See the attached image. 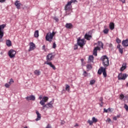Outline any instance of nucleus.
<instances>
[{"label": "nucleus", "mask_w": 128, "mask_h": 128, "mask_svg": "<svg viewBox=\"0 0 128 128\" xmlns=\"http://www.w3.org/2000/svg\"><path fill=\"white\" fill-rule=\"evenodd\" d=\"M48 100V97L44 96L42 100L40 102V104H41V106H43V110H44L46 108H54V106H52L54 104V101H50V102L46 104V102H47Z\"/></svg>", "instance_id": "1"}, {"label": "nucleus", "mask_w": 128, "mask_h": 128, "mask_svg": "<svg viewBox=\"0 0 128 128\" xmlns=\"http://www.w3.org/2000/svg\"><path fill=\"white\" fill-rule=\"evenodd\" d=\"M72 2L74 4V2H78V1L76 0H70V1L68 2L67 4L64 6V10L67 14H68V12L72 11Z\"/></svg>", "instance_id": "2"}, {"label": "nucleus", "mask_w": 128, "mask_h": 128, "mask_svg": "<svg viewBox=\"0 0 128 128\" xmlns=\"http://www.w3.org/2000/svg\"><path fill=\"white\" fill-rule=\"evenodd\" d=\"M100 60L104 68H108L110 66V61L108 60V57L106 56H104L100 58Z\"/></svg>", "instance_id": "3"}, {"label": "nucleus", "mask_w": 128, "mask_h": 128, "mask_svg": "<svg viewBox=\"0 0 128 128\" xmlns=\"http://www.w3.org/2000/svg\"><path fill=\"white\" fill-rule=\"evenodd\" d=\"M56 32H49L46 34V40L47 42H52V40H54V36L56 35Z\"/></svg>", "instance_id": "4"}, {"label": "nucleus", "mask_w": 128, "mask_h": 128, "mask_svg": "<svg viewBox=\"0 0 128 128\" xmlns=\"http://www.w3.org/2000/svg\"><path fill=\"white\" fill-rule=\"evenodd\" d=\"M6 24H2L0 25V42H3L2 38L4 37V28H6Z\"/></svg>", "instance_id": "5"}, {"label": "nucleus", "mask_w": 128, "mask_h": 128, "mask_svg": "<svg viewBox=\"0 0 128 128\" xmlns=\"http://www.w3.org/2000/svg\"><path fill=\"white\" fill-rule=\"evenodd\" d=\"M77 44L79 46L80 48H84V46L86 44V40L84 39H80V38H79L78 39Z\"/></svg>", "instance_id": "6"}, {"label": "nucleus", "mask_w": 128, "mask_h": 128, "mask_svg": "<svg viewBox=\"0 0 128 128\" xmlns=\"http://www.w3.org/2000/svg\"><path fill=\"white\" fill-rule=\"evenodd\" d=\"M128 75L126 74H120L118 76V79L119 80H124L126 78H128Z\"/></svg>", "instance_id": "7"}, {"label": "nucleus", "mask_w": 128, "mask_h": 128, "mask_svg": "<svg viewBox=\"0 0 128 128\" xmlns=\"http://www.w3.org/2000/svg\"><path fill=\"white\" fill-rule=\"evenodd\" d=\"M54 58V54L51 53L49 54L48 56H46V61L48 62H51V60H52V59Z\"/></svg>", "instance_id": "8"}, {"label": "nucleus", "mask_w": 128, "mask_h": 128, "mask_svg": "<svg viewBox=\"0 0 128 128\" xmlns=\"http://www.w3.org/2000/svg\"><path fill=\"white\" fill-rule=\"evenodd\" d=\"M16 52L14 50H10L8 52V56L10 58H14L16 56Z\"/></svg>", "instance_id": "9"}, {"label": "nucleus", "mask_w": 128, "mask_h": 128, "mask_svg": "<svg viewBox=\"0 0 128 128\" xmlns=\"http://www.w3.org/2000/svg\"><path fill=\"white\" fill-rule=\"evenodd\" d=\"M29 46L28 52H32V50H34L36 48V44L32 42H30Z\"/></svg>", "instance_id": "10"}, {"label": "nucleus", "mask_w": 128, "mask_h": 128, "mask_svg": "<svg viewBox=\"0 0 128 128\" xmlns=\"http://www.w3.org/2000/svg\"><path fill=\"white\" fill-rule=\"evenodd\" d=\"M106 67H100L99 70H98V74H102L104 72H105V70H106Z\"/></svg>", "instance_id": "11"}, {"label": "nucleus", "mask_w": 128, "mask_h": 128, "mask_svg": "<svg viewBox=\"0 0 128 128\" xmlns=\"http://www.w3.org/2000/svg\"><path fill=\"white\" fill-rule=\"evenodd\" d=\"M98 50H100V48L98 46H96L94 48V50H93V54L95 56H98Z\"/></svg>", "instance_id": "12"}, {"label": "nucleus", "mask_w": 128, "mask_h": 128, "mask_svg": "<svg viewBox=\"0 0 128 128\" xmlns=\"http://www.w3.org/2000/svg\"><path fill=\"white\" fill-rule=\"evenodd\" d=\"M45 64H48V66H50V68H52L54 70H56V66H54V65L52 64V62H46Z\"/></svg>", "instance_id": "13"}, {"label": "nucleus", "mask_w": 128, "mask_h": 128, "mask_svg": "<svg viewBox=\"0 0 128 128\" xmlns=\"http://www.w3.org/2000/svg\"><path fill=\"white\" fill-rule=\"evenodd\" d=\"M90 32H89L88 33H86L84 35V38L87 40H90V38H92V35H90Z\"/></svg>", "instance_id": "14"}, {"label": "nucleus", "mask_w": 128, "mask_h": 128, "mask_svg": "<svg viewBox=\"0 0 128 128\" xmlns=\"http://www.w3.org/2000/svg\"><path fill=\"white\" fill-rule=\"evenodd\" d=\"M26 100H36V97L34 95L28 96L26 98Z\"/></svg>", "instance_id": "15"}, {"label": "nucleus", "mask_w": 128, "mask_h": 128, "mask_svg": "<svg viewBox=\"0 0 128 128\" xmlns=\"http://www.w3.org/2000/svg\"><path fill=\"white\" fill-rule=\"evenodd\" d=\"M36 114H37V118L36 119V122L40 120V118H42V115L38 110H36Z\"/></svg>", "instance_id": "16"}, {"label": "nucleus", "mask_w": 128, "mask_h": 128, "mask_svg": "<svg viewBox=\"0 0 128 128\" xmlns=\"http://www.w3.org/2000/svg\"><path fill=\"white\" fill-rule=\"evenodd\" d=\"M14 4L16 6V8H18V10H20V6H22V4L20 3V1L16 0Z\"/></svg>", "instance_id": "17"}, {"label": "nucleus", "mask_w": 128, "mask_h": 128, "mask_svg": "<svg viewBox=\"0 0 128 128\" xmlns=\"http://www.w3.org/2000/svg\"><path fill=\"white\" fill-rule=\"evenodd\" d=\"M122 46H128V39L124 40L122 42Z\"/></svg>", "instance_id": "18"}, {"label": "nucleus", "mask_w": 128, "mask_h": 128, "mask_svg": "<svg viewBox=\"0 0 128 128\" xmlns=\"http://www.w3.org/2000/svg\"><path fill=\"white\" fill-rule=\"evenodd\" d=\"M65 26L66 28H70V29L72 28H73L72 24V23L66 24Z\"/></svg>", "instance_id": "19"}, {"label": "nucleus", "mask_w": 128, "mask_h": 128, "mask_svg": "<svg viewBox=\"0 0 128 128\" xmlns=\"http://www.w3.org/2000/svg\"><path fill=\"white\" fill-rule=\"evenodd\" d=\"M109 28L111 30H114V22H110L109 24Z\"/></svg>", "instance_id": "20"}, {"label": "nucleus", "mask_w": 128, "mask_h": 128, "mask_svg": "<svg viewBox=\"0 0 128 128\" xmlns=\"http://www.w3.org/2000/svg\"><path fill=\"white\" fill-rule=\"evenodd\" d=\"M34 74L35 76H40V70H36L34 71Z\"/></svg>", "instance_id": "21"}, {"label": "nucleus", "mask_w": 128, "mask_h": 128, "mask_svg": "<svg viewBox=\"0 0 128 128\" xmlns=\"http://www.w3.org/2000/svg\"><path fill=\"white\" fill-rule=\"evenodd\" d=\"M6 44L7 46H12V41L10 40H6Z\"/></svg>", "instance_id": "22"}, {"label": "nucleus", "mask_w": 128, "mask_h": 128, "mask_svg": "<svg viewBox=\"0 0 128 128\" xmlns=\"http://www.w3.org/2000/svg\"><path fill=\"white\" fill-rule=\"evenodd\" d=\"M126 68V64H122V66L120 68V70H121V72H122V71L124 70Z\"/></svg>", "instance_id": "23"}, {"label": "nucleus", "mask_w": 128, "mask_h": 128, "mask_svg": "<svg viewBox=\"0 0 128 128\" xmlns=\"http://www.w3.org/2000/svg\"><path fill=\"white\" fill-rule=\"evenodd\" d=\"M94 56L91 55L89 56L88 60L90 62H94Z\"/></svg>", "instance_id": "24"}, {"label": "nucleus", "mask_w": 128, "mask_h": 128, "mask_svg": "<svg viewBox=\"0 0 128 128\" xmlns=\"http://www.w3.org/2000/svg\"><path fill=\"white\" fill-rule=\"evenodd\" d=\"M98 46H100V48H104V44L102 42L98 41Z\"/></svg>", "instance_id": "25"}, {"label": "nucleus", "mask_w": 128, "mask_h": 128, "mask_svg": "<svg viewBox=\"0 0 128 128\" xmlns=\"http://www.w3.org/2000/svg\"><path fill=\"white\" fill-rule=\"evenodd\" d=\"M38 30H37L35 31L34 34V38H38Z\"/></svg>", "instance_id": "26"}, {"label": "nucleus", "mask_w": 128, "mask_h": 128, "mask_svg": "<svg viewBox=\"0 0 128 128\" xmlns=\"http://www.w3.org/2000/svg\"><path fill=\"white\" fill-rule=\"evenodd\" d=\"M70 87L68 86V84L66 85V90L67 92H70Z\"/></svg>", "instance_id": "27"}, {"label": "nucleus", "mask_w": 128, "mask_h": 128, "mask_svg": "<svg viewBox=\"0 0 128 128\" xmlns=\"http://www.w3.org/2000/svg\"><path fill=\"white\" fill-rule=\"evenodd\" d=\"M119 98L121 100H122L123 98H124V94H120Z\"/></svg>", "instance_id": "28"}, {"label": "nucleus", "mask_w": 128, "mask_h": 128, "mask_svg": "<svg viewBox=\"0 0 128 128\" xmlns=\"http://www.w3.org/2000/svg\"><path fill=\"white\" fill-rule=\"evenodd\" d=\"M92 121L93 122H94L96 124V122H98V119L95 118L94 117H93L92 118Z\"/></svg>", "instance_id": "29"}, {"label": "nucleus", "mask_w": 128, "mask_h": 128, "mask_svg": "<svg viewBox=\"0 0 128 128\" xmlns=\"http://www.w3.org/2000/svg\"><path fill=\"white\" fill-rule=\"evenodd\" d=\"M104 33L106 34H108V28H106L104 30Z\"/></svg>", "instance_id": "30"}, {"label": "nucleus", "mask_w": 128, "mask_h": 128, "mask_svg": "<svg viewBox=\"0 0 128 128\" xmlns=\"http://www.w3.org/2000/svg\"><path fill=\"white\" fill-rule=\"evenodd\" d=\"M119 50V52H120V54H122L124 53V48H120L118 49Z\"/></svg>", "instance_id": "31"}, {"label": "nucleus", "mask_w": 128, "mask_h": 128, "mask_svg": "<svg viewBox=\"0 0 128 128\" xmlns=\"http://www.w3.org/2000/svg\"><path fill=\"white\" fill-rule=\"evenodd\" d=\"M86 68L88 70H92V65L88 64L86 66Z\"/></svg>", "instance_id": "32"}, {"label": "nucleus", "mask_w": 128, "mask_h": 128, "mask_svg": "<svg viewBox=\"0 0 128 128\" xmlns=\"http://www.w3.org/2000/svg\"><path fill=\"white\" fill-rule=\"evenodd\" d=\"M88 123L89 124L90 126H92V124H94V122L88 120Z\"/></svg>", "instance_id": "33"}, {"label": "nucleus", "mask_w": 128, "mask_h": 128, "mask_svg": "<svg viewBox=\"0 0 128 128\" xmlns=\"http://www.w3.org/2000/svg\"><path fill=\"white\" fill-rule=\"evenodd\" d=\"M95 83H96V80H91L90 81V84L91 85L94 84Z\"/></svg>", "instance_id": "34"}, {"label": "nucleus", "mask_w": 128, "mask_h": 128, "mask_svg": "<svg viewBox=\"0 0 128 128\" xmlns=\"http://www.w3.org/2000/svg\"><path fill=\"white\" fill-rule=\"evenodd\" d=\"M14 80L12 78L10 79V82H9V84H14Z\"/></svg>", "instance_id": "35"}, {"label": "nucleus", "mask_w": 128, "mask_h": 128, "mask_svg": "<svg viewBox=\"0 0 128 128\" xmlns=\"http://www.w3.org/2000/svg\"><path fill=\"white\" fill-rule=\"evenodd\" d=\"M116 42L117 44H120V42H122V40H120L118 38H116Z\"/></svg>", "instance_id": "36"}, {"label": "nucleus", "mask_w": 128, "mask_h": 128, "mask_svg": "<svg viewBox=\"0 0 128 128\" xmlns=\"http://www.w3.org/2000/svg\"><path fill=\"white\" fill-rule=\"evenodd\" d=\"M102 74H103V76H104V78H106L107 74H106V70L105 71H104L102 72Z\"/></svg>", "instance_id": "37"}, {"label": "nucleus", "mask_w": 128, "mask_h": 128, "mask_svg": "<svg viewBox=\"0 0 128 128\" xmlns=\"http://www.w3.org/2000/svg\"><path fill=\"white\" fill-rule=\"evenodd\" d=\"M42 50H44V52H46V46L45 45H44L42 46Z\"/></svg>", "instance_id": "38"}, {"label": "nucleus", "mask_w": 128, "mask_h": 128, "mask_svg": "<svg viewBox=\"0 0 128 128\" xmlns=\"http://www.w3.org/2000/svg\"><path fill=\"white\" fill-rule=\"evenodd\" d=\"M83 76H88V72H86V71H84Z\"/></svg>", "instance_id": "39"}, {"label": "nucleus", "mask_w": 128, "mask_h": 128, "mask_svg": "<svg viewBox=\"0 0 128 128\" xmlns=\"http://www.w3.org/2000/svg\"><path fill=\"white\" fill-rule=\"evenodd\" d=\"M56 48V42L53 43V46H52V48Z\"/></svg>", "instance_id": "40"}, {"label": "nucleus", "mask_w": 128, "mask_h": 128, "mask_svg": "<svg viewBox=\"0 0 128 128\" xmlns=\"http://www.w3.org/2000/svg\"><path fill=\"white\" fill-rule=\"evenodd\" d=\"M10 84H5L6 88H10Z\"/></svg>", "instance_id": "41"}, {"label": "nucleus", "mask_w": 128, "mask_h": 128, "mask_svg": "<svg viewBox=\"0 0 128 128\" xmlns=\"http://www.w3.org/2000/svg\"><path fill=\"white\" fill-rule=\"evenodd\" d=\"M42 98H42V96L40 95L39 96L38 100H42Z\"/></svg>", "instance_id": "42"}, {"label": "nucleus", "mask_w": 128, "mask_h": 128, "mask_svg": "<svg viewBox=\"0 0 128 128\" xmlns=\"http://www.w3.org/2000/svg\"><path fill=\"white\" fill-rule=\"evenodd\" d=\"M106 122H112V120H110V118H107V120H106Z\"/></svg>", "instance_id": "43"}, {"label": "nucleus", "mask_w": 128, "mask_h": 128, "mask_svg": "<svg viewBox=\"0 0 128 128\" xmlns=\"http://www.w3.org/2000/svg\"><path fill=\"white\" fill-rule=\"evenodd\" d=\"M120 2H122V4H126V0H119Z\"/></svg>", "instance_id": "44"}, {"label": "nucleus", "mask_w": 128, "mask_h": 128, "mask_svg": "<svg viewBox=\"0 0 128 128\" xmlns=\"http://www.w3.org/2000/svg\"><path fill=\"white\" fill-rule=\"evenodd\" d=\"M104 112H106V113H108V109L106 110V108H104Z\"/></svg>", "instance_id": "45"}, {"label": "nucleus", "mask_w": 128, "mask_h": 128, "mask_svg": "<svg viewBox=\"0 0 128 128\" xmlns=\"http://www.w3.org/2000/svg\"><path fill=\"white\" fill-rule=\"evenodd\" d=\"M122 46H120V44H118L117 46V48H118V50H120V48H121Z\"/></svg>", "instance_id": "46"}, {"label": "nucleus", "mask_w": 128, "mask_h": 128, "mask_svg": "<svg viewBox=\"0 0 128 128\" xmlns=\"http://www.w3.org/2000/svg\"><path fill=\"white\" fill-rule=\"evenodd\" d=\"M113 120H118V118H117L116 116H114V117L113 118Z\"/></svg>", "instance_id": "47"}, {"label": "nucleus", "mask_w": 128, "mask_h": 128, "mask_svg": "<svg viewBox=\"0 0 128 128\" xmlns=\"http://www.w3.org/2000/svg\"><path fill=\"white\" fill-rule=\"evenodd\" d=\"M102 104H104V102H101L100 104V106H101V108H102Z\"/></svg>", "instance_id": "48"}, {"label": "nucleus", "mask_w": 128, "mask_h": 128, "mask_svg": "<svg viewBox=\"0 0 128 128\" xmlns=\"http://www.w3.org/2000/svg\"><path fill=\"white\" fill-rule=\"evenodd\" d=\"M74 50H78V46L77 45L74 46Z\"/></svg>", "instance_id": "49"}, {"label": "nucleus", "mask_w": 128, "mask_h": 128, "mask_svg": "<svg viewBox=\"0 0 128 128\" xmlns=\"http://www.w3.org/2000/svg\"><path fill=\"white\" fill-rule=\"evenodd\" d=\"M54 20L56 21V22H58V18H54Z\"/></svg>", "instance_id": "50"}, {"label": "nucleus", "mask_w": 128, "mask_h": 128, "mask_svg": "<svg viewBox=\"0 0 128 128\" xmlns=\"http://www.w3.org/2000/svg\"><path fill=\"white\" fill-rule=\"evenodd\" d=\"M6 2V0H0V2Z\"/></svg>", "instance_id": "51"}, {"label": "nucleus", "mask_w": 128, "mask_h": 128, "mask_svg": "<svg viewBox=\"0 0 128 128\" xmlns=\"http://www.w3.org/2000/svg\"><path fill=\"white\" fill-rule=\"evenodd\" d=\"M100 101L101 102H102V98H100Z\"/></svg>", "instance_id": "52"}, {"label": "nucleus", "mask_w": 128, "mask_h": 128, "mask_svg": "<svg viewBox=\"0 0 128 128\" xmlns=\"http://www.w3.org/2000/svg\"><path fill=\"white\" fill-rule=\"evenodd\" d=\"M109 46H110V48L112 47V44H109Z\"/></svg>", "instance_id": "53"}, {"label": "nucleus", "mask_w": 128, "mask_h": 128, "mask_svg": "<svg viewBox=\"0 0 128 128\" xmlns=\"http://www.w3.org/2000/svg\"><path fill=\"white\" fill-rule=\"evenodd\" d=\"M75 128L76 127V126H78V124H76L74 126Z\"/></svg>", "instance_id": "54"}, {"label": "nucleus", "mask_w": 128, "mask_h": 128, "mask_svg": "<svg viewBox=\"0 0 128 128\" xmlns=\"http://www.w3.org/2000/svg\"><path fill=\"white\" fill-rule=\"evenodd\" d=\"M116 118H120V114H119V115H117V116H116Z\"/></svg>", "instance_id": "55"}, {"label": "nucleus", "mask_w": 128, "mask_h": 128, "mask_svg": "<svg viewBox=\"0 0 128 128\" xmlns=\"http://www.w3.org/2000/svg\"><path fill=\"white\" fill-rule=\"evenodd\" d=\"M108 112H112V108H108Z\"/></svg>", "instance_id": "56"}, {"label": "nucleus", "mask_w": 128, "mask_h": 128, "mask_svg": "<svg viewBox=\"0 0 128 128\" xmlns=\"http://www.w3.org/2000/svg\"><path fill=\"white\" fill-rule=\"evenodd\" d=\"M81 62H84V59L83 58L81 59Z\"/></svg>", "instance_id": "57"}, {"label": "nucleus", "mask_w": 128, "mask_h": 128, "mask_svg": "<svg viewBox=\"0 0 128 128\" xmlns=\"http://www.w3.org/2000/svg\"><path fill=\"white\" fill-rule=\"evenodd\" d=\"M24 128H28V126H24Z\"/></svg>", "instance_id": "58"}, {"label": "nucleus", "mask_w": 128, "mask_h": 128, "mask_svg": "<svg viewBox=\"0 0 128 128\" xmlns=\"http://www.w3.org/2000/svg\"><path fill=\"white\" fill-rule=\"evenodd\" d=\"M1 54H2V52H1Z\"/></svg>", "instance_id": "59"}]
</instances>
